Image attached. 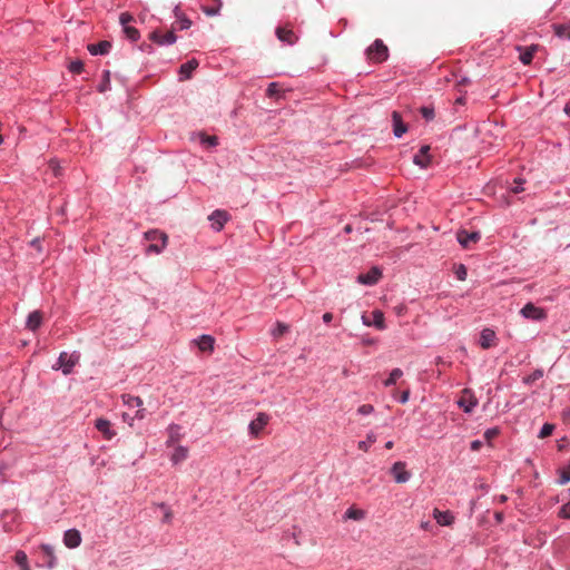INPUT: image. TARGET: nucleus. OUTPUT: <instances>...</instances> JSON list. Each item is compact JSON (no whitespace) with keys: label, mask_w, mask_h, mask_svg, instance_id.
<instances>
[{"label":"nucleus","mask_w":570,"mask_h":570,"mask_svg":"<svg viewBox=\"0 0 570 570\" xmlns=\"http://www.w3.org/2000/svg\"><path fill=\"white\" fill-rule=\"evenodd\" d=\"M366 59L372 63H383L389 59L387 46L382 39H375L365 50Z\"/></svg>","instance_id":"f257e3e1"},{"label":"nucleus","mask_w":570,"mask_h":570,"mask_svg":"<svg viewBox=\"0 0 570 570\" xmlns=\"http://www.w3.org/2000/svg\"><path fill=\"white\" fill-rule=\"evenodd\" d=\"M145 238L150 243L146 248V253L148 254H160L165 249L168 240L167 235L158 229L146 232Z\"/></svg>","instance_id":"f03ea898"},{"label":"nucleus","mask_w":570,"mask_h":570,"mask_svg":"<svg viewBox=\"0 0 570 570\" xmlns=\"http://www.w3.org/2000/svg\"><path fill=\"white\" fill-rule=\"evenodd\" d=\"M78 361H79V354H77V353L68 354L67 352H61L59 354L56 368H61L62 373L65 375H68L73 371V367L76 366Z\"/></svg>","instance_id":"7ed1b4c3"},{"label":"nucleus","mask_w":570,"mask_h":570,"mask_svg":"<svg viewBox=\"0 0 570 570\" xmlns=\"http://www.w3.org/2000/svg\"><path fill=\"white\" fill-rule=\"evenodd\" d=\"M275 35L281 42L288 46L295 45L298 40L297 35L294 32V30L291 28L288 23L279 24L275 30Z\"/></svg>","instance_id":"20e7f679"},{"label":"nucleus","mask_w":570,"mask_h":570,"mask_svg":"<svg viewBox=\"0 0 570 570\" xmlns=\"http://www.w3.org/2000/svg\"><path fill=\"white\" fill-rule=\"evenodd\" d=\"M230 219V215L224 209H215L209 216L208 220L213 230L220 232L225 224Z\"/></svg>","instance_id":"39448f33"},{"label":"nucleus","mask_w":570,"mask_h":570,"mask_svg":"<svg viewBox=\"0 0 570 570\" xmlns=\"http://www.w3.org/2000/svg\"><path fill=\"white\" fill-rule=\"evenodd\" d=\"M520 314L531 321L546 320L547 313L543 308L535 306L533 303H527L520 311Z\"/></svg>","instance_id":"423d86ee"},{"label":"nucleus","mask_w":570,"mask_h":570,"mask_svg":"<svg viewBox=\"0 0 570 570\" xmlns=\"http://www.w3.org/2000/svg\"><path fill=\"white\" fill-rule=\"evenodd\" d=\"M269 422V415L263 412H259L257 416L249 423L248 432L252 436L257 438L264 428Z\"/></svg>","instance_id":"0eeeda50"},{"label":"nucleus","mask_w":570,"mask_h":570,"mask_svg":"<svg viewBox=\"0 0 570 570\" xmlns=\"http://www.w3.org/2000/svg\"><path fill=\"white\" fill-rule=\"evenodd\" d=\"M456 239L463 248H470L471 244H475L481 239V234L480 232L461 229L456 234Z\"/></svg>","instance_id":"6e6552de"},{"label":"nucleus","mask_w":570,"mask_h":570,"mask_svg":"<svg viewBox=\"0 0 570 570\" xmlns=\"http://www.w3.org/2000/svg\"><path fill=\"white\" fill-rule=\"evenodd\" d=\"M391 474L397 483H405L411 479V473L406 470V463L403 461H397L392 465Z\"/></svg>","instance_id":"1a4fd4ad"},{"label":"nucleus","mask_w":570,"mask_h":570,"mask_svg":"<svg viewBox=\"0 0 570 570\" xmlns=\"http://www.w3.org/2000/svg\"><path fill=\"white\" fill-rule=\"evenodd\" d=\"M458 405L465 412L472 413L478 405V400L469 389L463 390V396L458 401Z\"/></svg>","instance_id":"9d476101"},{"label":"nucleus","mask_w":570,"mask_h":570,"mask_svg":"<svg viewBox=\"0 0 570 570\" xmlns=\"http://www.w3.org/2000/svg\"><path fill=\"white\" fill-rule=\"evenodd\" d=\"M381 277L382 271L377 266H374L367 273L360 274L357 276V282L363 285L372 286L375 285Z\"/></svg>","instance_id":"9b49d317"},{"label":"nucleus","mask_w":570,"mask_h":570,"mask_svg":"<svg viewBox=\"0 0 570 570\" xmlns=\"http://www.w3.org/2000/svg\"><path fill=\"white\" fill-rule=\"evenodd\" d=\"M39 548L42 552V564L49 569H53L57 564L53 547L48 543H42Z\"/></svg>","instance_id":"f8f14e48"},{"label":"nucleus","mask_w":570,"mask_h":570,"mask_svg":"<svg viewBox=\"0 0 570 570\" xmlns=\"http://www.w3.org/2000/svg\"><path fill=\"white\" fill-rule=\"evenodd\" d=\"M63 544L69 549H76L81 544V533L77 529H69L63 533Z\"/></svg>","instance_id":"ddd939ff"},{"label":"nucleus","mask_w":570,"mask_h":570,"mask_svg":"<svg viewBox=\"0 0 570 570\" xmlns=\"http://www.w3.org/2000/svg\"><path fill=\"white\" fill-rule=\"evenodd\" d=\"M122 400H124V403L128 406V407H138L137 412H136V415L135 417L138 419V420H141L144 419L145 414V409H142V400L139 397V396H134V395H130V394H125L122 395Z\"/></svg>","instance_id":"4468645a"},{"label":"nucleus","mask_w":570,"mask_h":570,"mask_svg":"<svg viewBox=\"0 0 570 570\" xmlns=\"http://www.w3.org/2000/svg\"><path fill=\"white\" fill-rule=\"evenodd\" d=\"M150 39L160 46H169L176 42L177 37L173 30L165 35L160 33L159 31H154L150 35Z\"/></svg>","instance_id":"2eb2a0df"},{"label":"nucleus","mask_w":570,"mask_h":570,"mask_svg":"<svg viewBox=\"0 0 570 570\" xmlns=\"http://www.w3.org/2000/svg\"><path fill=\"white\" fill-rule=\"evenodd\" d=\"M95 428L104 435L106 440H111L116 435V431L111 428L110 421L106 419H97Z\"/></svg>","instance_id":"dca6fc26"},{"label":"nucleus","mask_w":570,"mask_h":570,"mask_svg":"<svg viewBox=\"0 0 570 570\" xmlns=\"http://www.w3.org/2000/svg\"><path fill=\"white\" fill-rule=\"evenodd\" d=\"M392 122L394 136L401 138L407 131V126L403 121L402 116L400 115L399 111L392 112Z\"/></svg>","instance_id":"f3484780"},{"label":"nucleus","mask_w":570,"mask_h":570,"mask_svg":"<svg viewBox=\"0 0 570 570\" xmlns=\"http://www.w3.org/2000/svg\"><path fill=\"white\" fill-rule=\"evenodd\" d=\"M433 518L436 523L443 527H450L454 522V515L451 511H441L439 509L433 510Z\"/></svg>","instance_id":"a211bd4d"},{"label":"nucleus","mask_w":570,"mask_h":570,"mask_svg":"<svg viewBox=\"0 0 570 570\" xmlns=\"http://www.w3.org/2000/svg\"><path fill=\"white\" fill-rule=\"evenodd\" d=\"M87 49L92 56H104L109 53L111 43L107 40H102L96 43H89Z\"/></svg>","instance_id":"6ab92c4d"},{"label":"nucleus","mask_w":570,"mask_h":570,"mask_svg":"<svg viewBox=\"0 0 570 570\" xmlns=\"http://www.w3.org/2000/svg\"><path fill=\"white\" fill-rule=\"evenodd\" d=\"M202 352H213L215 345V338L212 335H200L198 338L193 341Z\"/></svg>","instance_id":"aec40b11"},{"label":"nucleus","mask_w":570,"mask_h":570,"mask_svg":"<svg viewBox=\"0 0 570 570\" xmlns=\"http://www.w3.org/2000/svg\"><path fill=\"white\" fill-rule=\"evenodd\" d=\"M430 146L424 145L420 148L419 153L414 155L413 163L421 168H426L430 164Z\"/></svg>","instance_id":"412c9836"},{"label":"nucleus","mask_w":570,"mask_h":570,"mask_svg":"<svg viewBox=\"0 0 570 570\" xmlns=\"http://www.w3.org/2000/svg\"><path fill=\"white\" fill-rule=\"evenodd\" d=\"M198 67L196 59H190L179 67V80H187L191 78L193 71Z\"/></svg>","instance_id":"4be33fe9"},{"label":"nucleus","mask_w":570,"mask_h":570,"mask_svg":"<svg viewBox=\"0 0 570 570\" xmlns=\"http://www.w3.org/2000/svg\"><path fill=\"white\" fill-rule=\"evenodd\" d=\"M42 324V313L40 311H33L31 312L26 322V327L31 331L36 332L39 330V327Z\"/></svg>","instance_id":"5701e85b"},{"label":"nucleus","mask_w":570,"mask_h":570,"mask_svg":"<svg viewBox=\"0 0 570 570\" xmlns=\"http://www.w3.org/2000/svg\"><path fill=\"white\" fill-rule=\"evenodd\" d=\"M175 23L179 30H187L191 27V20L185 16L179 6L174 9Z\"/></svg>","instance_id":"b1692460"},{"label":"nucleus","mask_w":570,"mask_h":570,"mask_svg":"<svg viewBox=\"0 0 570 570\" xmlns=\"http://www.w3.org/2000/svg\"><path fill=\"white\" fill-rule=\"evenodd\" d=\"M494 331L491 328H484L480 334V346L484 350H488L494 344Z\"/></svg>","instance_id":"393cba45"},{"label":"nucleus","mask_w":570,"mask_h":570,"mask_svg":"<svg viewBox=\"0 0 570 570\" xmlns=\"http://www.w3.org/2000/svg\"><path fill=\"white\" fill-rule=\"evenodd\" d=\"M181 426L178 424H170L168 426V440L167 445L170 446L175 443H177L181 439Z\"/></svg>","instance_id":"a878e982"},{"label":"nucleus","mask_w":570,"mask_h":570,"mask_svg":"<svg viewBox=\"0 0 570 570\" xmlns=\"http://www.w3.org/2000/svg\"><path fill=\"white\" fill-rule=\"evenodd\" d=\"M554 36L562 40L570 41V24L566 23H553L552 24Z\"/></svg>","instance_id":"bb28decb"},{"label":"nucleus","mask_w":570,"mask_h":570,"mask_svg":"<svg viewBox=\"0 0 570 570\" xmlns=\"http://www.w3.org/2000/svg\"><path fill=\"white\" fill-rule=\"evenodd\" d=\"M371 326H374L375 328L382 331L385 330V318L384 313L381 309H374L372 312V320H371Z\"/></svg>","instance_id":"cd10ccee"},{"label":"nucleus","mask_w":570,"mask_h":570,"mask_svg":"<svg viewBox=\"0 0 570 570\" xmlns=\"http://www.w3.org/2000/svg\"><path fill=\"white\" fill-rule=\"evenodd\" d=\"M187 456H188V449L183 445H178L175 449L174 453L171 454V461L174 464H177V463L186 460Z\"/></svg>","instance_id":"c85d7f7f"},{"label":"nucleus","mask_w":570,"mask_h":570,"mask_svg":"<svg viewBox=\"0 0 570 570\" xmlns=\"http://www.w3.org/2000/svg\"><path fill=\"white\" fill-rule=\"evenodd\" d=\"M111 89V83H110V71L109 70H104L102 72V77H101V80L97 87V90L101 94L106 92V91H109Z\"/></svg>","instance_id":"c756f323"},{"label":"nucleus","mask_w":570,"mask_h":570,"mask_svg":"<svg viewBox=\"0 0 570 570\" xmlns=\"http://www.w3.org/2000/svg\"><path fill=\"white\" fill-rule=\"evenodd\" d=\"M199 142L205 147H216L218 145V138L216 136H208L200 131L197 134Z\"/></svg>","instance_id":"7c9ffc66"},{"label":"nucleus","mask_w":570,"mask_h":570,"mask_svg":"<svg viewBox=\"0 0 570 570\" xmlns=\"http://www.w3.org/2000/svg\"><path fill=\"white\" fill-rule=\"evenodd\" d=\"M535 49V46L524 48L523 51L520 52V61L525 66L530 65L532 62Z\"/></svg>","instance_id":"2f4dec72"},{"label":"nucleus","mask_w":570,"mask_h":570,"mask_svg":"<svg viewBox=\"0 0 570 570\" xmlns=\"http://www.w3.org/2000/svg\"><path fill=\"white\" fill-rule=\"evenodd\" d=\"M403 375V371L399 367L390 372L389 377L384 381V386L390 387L396 384L397 380Z\"/></svg>","instance_id":"473e14b6"},{"label":"nucleus","mask_w":570,"mask_h":570,"mask_svg":"<svg viewBox=\"0 0 570 570\" xmlns=\"http://www.w3.org/2000/svg\"><path fill=\"white\" fill-rule=\"evenodd\" d=\"M376 442V434L373 432L367 433L366 440L360 441L357 443V448L361 451L367 452L370 450V446Z\"/></svg>","instance_id":"72a5a7b5"},{"label":"nucleus","mask_w":570,"mask_h":570,"mask_svg":"<svg viewBox=\"0 0 570 570\" xmlns=\"http://www.w3.org/2000/svg\"><path fill=\"white\" fill-rule=\"evenodd\" d=\"M543 376V371L541 368L534 370L531 374L523 377L522 382L525 385H531Z\"/></svg>","instance_id":"f704fd0d"},{"label":"nucleus","mask_w":570,"mask_h":570,"mask_svg":"<svg viewBox=\"0 0 570 570\" xmlns=\"http://www.w3.org/2000/svg\"><path fill=\"white\" fill-rule=\"evenodd\" d=\"M558 473H559L558 483L560 485H563V484H567L568 482H570V463L566 468L560 469L558 471Z\"/></svg>","instance_id":"c9c22d12"},{"label":"nucleus","mask_w":570,"mask_h":570,"mask_svg":"<svg viewBox=\"0 0 570 570\" xmlns=\"http://www.w3.org/2000/svg\"><path fill=\"white\" fill-rule=\"evenodd\" d=\"M14 562L20 567V568H23V567H27L29 566L28 564V557H27V553L22 550H18L16 553H14Z\"/></svg>","instance_id":"e433bc0d"},{"label":"nucleus","mask_w":570,"mask_h":570,"mask_svg":"<svg viewBox=\"0 0 570 570\" xmlns=\"http://www.w3.org/2000/svg\"><path fill=\"white\" fill-rule=\"evenodd\" d=\"M124 32L130 41H137L140 37L139 31L135 27L125 26Z\"/></svg>","instance_id":"4c0bfd02"},{"label":"nucleus","mask_w":570,"mask_h":570,"mask_svg":"<svg viewBox=\"0 0 570 570\" xmlns=\"http://www.w3.org/2000/svg\"><path fill=\"white\" fill-rule=\"evenodd\" d=\"M420 114L426 121H431L434 119L435 112L434 108L431 106H423L420 108Z\"/></svg>","instance_id":"58836bf2"},{"label":"nucleus","mask_w":570,"mask_h":570,"mask_svg":"<svg viewBox=\"0 0 570 570\" xmlns=\"http://www.w3.org/2000/svg\"><path fill=\"white\" fill-rule=\"evenodd\" d=\"M68 69L71 73L80 75L83 71V62L81 60H73L69 63Z\"/></svg>","instance_id":"ea45409f"},{"label":"nucleus","mask_w":570,"mask_h":570,"mask_svg":"<svg viewBox=\"0 0 570 570\" xmlns=\"http://www.w3.org/2000/svg\"><path fill=\"white\" fill-rule=\"evenodd\" d=\"M345 517L353 520H361L364 518V512L358 509L348 508L345 512Z\"/></svg>","instance_id":"a19ab883"},{"label":"nucleus","mask_w":570,"mask_h":570,"mask_svg":"<svg viewBox=\"0 0 570 570\" xmlns=\"http://www.w3.org/2000/svg\"><path fill=\"white\" fill-rule=\"evenodd\" d=\"M554 430V425L551 424V423H544L539 432V438L540 439H544V438H548L552 434Z\"/></svg>","instance_id":"79ce46f5"},{"label":"nucleus","mask_w":570,"mask_h":570,"mask_svg":"<svg viewBox=\"0 0 570 570\" xmlns=\"http://www.w3.org/2000/svg\"><path fill=\"white\" fill-rule=\"evenodd\" d=\"M266 96L268 98H276L279 96V89L277 82H271L266 89Z\"/></svg>","instance_id":"37998d69"},{"label":"nucleus","mask_w":570,"mask_h":570,"mask_svg":"<svg viewBox=\"0 0 570 570\" xmlns=\"http://www.w3.org/2000/svg\"><path fill=\"white\" fill-rule=\"evenodd\" d=\"M499 434L500 429L498 426H494L485 430V432L483 433V438L487 442H491V440L497 438Z\"/></svg>","instance_id":"c03bdc74"},{"label":"nucleus","mask_w":570,"mask_h":570,"mask_svg":"<svg viewBox=\"0 0 570 570\" xmlns=\"http://www.w3.org/2000/svg\"><path fill=\"white\" fill-rule=\"evenodd\" d=\"M220 8H222V2H219L215 7H203V11H204V13L206 16L214 17V16H217L219 13Z\"/></svg>","instance_id":"a18cd8bd"},{"label":"nucleus","mask_w":570,"mask_h":570,"mask_svg":"<svg viewBox=\"0 0 570 570\" xmlns=\"http://www.w3.org/2000/svg\"><path fill=\"white\" fill-rule=\"evenodd\" d=\"M288 331V326L284 323H277L276 327L273 330V336L279 337L284 335Z\"/></svg>","instance_id":"49530a36"},{"label":"nucleus","mask_w":570,"mask_h":570,"mask_svg":"<svg viewBox=\"0 0 570 570\" xmlns=\"http://www.w3.org/2000/svg\"><path fill=\"white\" fill-rule=\"evenodd\" d=\"M558 517L561 519H570V501L560 508Z\"/></svg>","instance_id":"de8ad7c7"},{"label":"nucleus","mask_w":570,"mask_h":570,"mask_svg":"<svg viewBox=\"0 0 570 570\" xmlns=\"http://www.w3.org/2000/svg\"><path fill=\"white\" fill-rule=\"evenodd\" d=\"M374 412V406L372 404H363L361 406H358L357 409V413L360 415H368V414H372Z\"/></svg>","instance_id":"09e8293b"},{"label":"nucleus","mask_w":570,"mask_h":570,"mask_svg":"<svg viewBox=\"0 0 570 570\" xmlns=\"http://www.w3.org/2000/svg\"><path fill=\"white\" fill-rule=\"evenodd\" d=\"M458 279L464 281L466 277V268L464 265H460L455 272Z\"/></svg>","instance_id":"8fccbe9b"},{"label":"nucleus","mask_w":570,"mask_h":570,"mask_svg":"<svg viewBox=\"0 0 570 570\" xmlns=\"http://www.w3.org/2000/svg\"><path fill=\"white\" fill-rule=\"evenodd\" d=\"M132 20V17L129 13H121L120 14V23L125 28V26H128V22Z\"/></svg>","instance_id":"3c124183"},{"label":"nucleus","mask_w":570,"mask_h":570,"mask_svg":"<svg viewBox=\"0 0 570 570\" xmlns=\"http://www.w3.org/2000/svg\"><path fill=\"white\" fill-rule=\"evenodd\" d=\"M409 397H410V391L409 390H405L403 391L400 396L397 397V401L402 404L406 403L409 401Z\"/></svg>","instance_id":"603ef678"},{"label":"nucleus","mask_w":570,"mask_h":570,"mask_svg":"<svg viewBox=\"0 0 570 570\" xmlns=\"http://www.w3.org/2000/svg\"><path fill=\"white\" fill-rule=\"evenodd\" d=\"M481 446H482V442L480 440H474L470 444V449L472 451H479L481 449Z\"/></svg>","instance_id":"864d4df0"},{"label":"nucleus","mask_w":570,"mask_h":570,"mask_svg":"<svg viewBox=\"0 0 570 570\" xmlns=\"http://www.w3.org/2000/svg\"><path fill=\"white\" fill-rule=\"evenodd\" d=\"M471 82V80L465 77V76H462L458 81H456V86L459 87H462V86H466Z\"/></svg>","instance_id":"5fc2aeb1"},{"label":"nucleus","mask_w":570,"mask_h":570,"mask_svg":"<svg viewBox=\"0 0 570 570\" xmlns=\"http://www.w3.org/2000/svg\"><path fill=\"white\" fill-rule=\"evenodd\" d=\"M322 318H323V322L325 324H330L332 322V320H333V314L330 313V312H326V313L323 314Z\"/></svg>","instance_id":"6e6d98bb"},{"label":"nucleus","mask_w":570,"mask_h":570,"mask_svg":"<svg viewBox=\"0 0 570 570\" xmlns=\"http://www.w3.org/2000/svg\"><path fill=\"white\" fill-rule=\"evenodd\" d=\"M494 519H495L497 523H501V522H503V520H504V514H503V512H501V511H497V512L494 513Z\"/></svg>","instance_id":"4d7b16f0"},{"label":"nucleus","mask_w":570,"mask_h":570,"mask_svg":"<svg viewBox=\"0 0 570 570\" xmlns=\"http://www.w3.org/2000/svg\"><path fill=\"white\" fill-rule=\"evenodd\" d=\"M362 322L364 325L371 326V320L365 314L362 315Z\"/></svg>","instance_id":"13d9d810"},{"label":"nucleus","mask_w":570,"mask_h":570,"mask_svg":"<svg viewBox=\"0 0 570 570\" xmlns=\"http://www.w3.org/2000/svg\"><path fill=\"white\" fill-rule=\"evenodd\" d=\"M563 111L568 117H570V101L566 102Z\"/></svg>","instance_id":"bf43d9fd"},{"label":"nucleus","mask_w":570,"mask_h":570,"mask_svg":"<svg viewBox=\"0 0 570 570\" xmlns=\"http://www.w3.org/2000/svg\"><path fill=\"white\" fill-rule=\"evenodd\" d=\"M384 446L385 449L391 450L394 446V443L393 441H387Z\"/></svg>","instance_id":"052dcab7"},{"label":"nucleus","mask_w":570,"mask_h":570,"mask_svg":"<svg viewBox=\"0 0 570 570\" xmlns=\"http://www.w3.org/2000/svg\"><path fill=\"white\" fill-rule=\"evenodd\" d=\"M170 518H171V514H170V513H166V514L164 515L163 521H164V522H169Z\"/></svg>","instance_id":"680f3d73"},{"label":"nucleus","mask_w":570,"mask_h":570,"mask_svg":"<svg viewBox=\"0 0 570 570\" xmlns=\"http://www.w3.org/2000/svg\"><path fill=\"white\" fill-rule=\"evenodd\" d=\"M344 230H345V233H351V232H352V227H351V225H346V226L344 227Z\"/></svg>","instance_id":"e2e57ef3"},{"label":"nucleus","mask_w":570,"mask_h":570,"mask_svg":"<svg viewBox=\"0 0 570 570\" xmlns=\"http://www.w3.org/2000/svg\"><path fill=\"white\" fill-rule=\"evenodd\" d=\"M522 190H523V188H521L520 186H517V187L513 189V191H514V193H520V191H522Z\"/></svg>","instance_id":"0e129e2a"},{"label":"nucleus","mask_w":570,"mask_h":570,"mask_svg":"<svg viewBox=\"0 0 570 570\" xmlns=\"http://www.w3.org/2000/svg\"><path fill=\"white\" fill-rule=\"evenodd\" d=\"M20 570H31L29 566L20 568Z\"/></svg>","instance_id":"69168bd1"},{"label":"nucleus","mask_w":570,"mask_h":570,"mask_svg":"<svg viewBox=\"0 0 570 570\" xmlns=\"http://www.w3.org/2000/svg\"><path fill=\"white\" fill-rule=\"evenodd\" d=\"M456 102H458V104H462V102H463V98H459V99L456 100Z\"/></svg>","instance_id":"338daca9"},{"label":"nucleus","mask_w":570,"mask_h":570,"mask_svg":"<svg viewBox=\"0 0 570 570\" xmlns=\"http://www.w3.org/2000/svg\"><path fill=\"white\" fill-rule=\"evenodd\" d=\"M507 500V497L505 495H502L501 497V501L504 502Z\"/></svg>","instance_id":"774afa93"}]
</instances>
